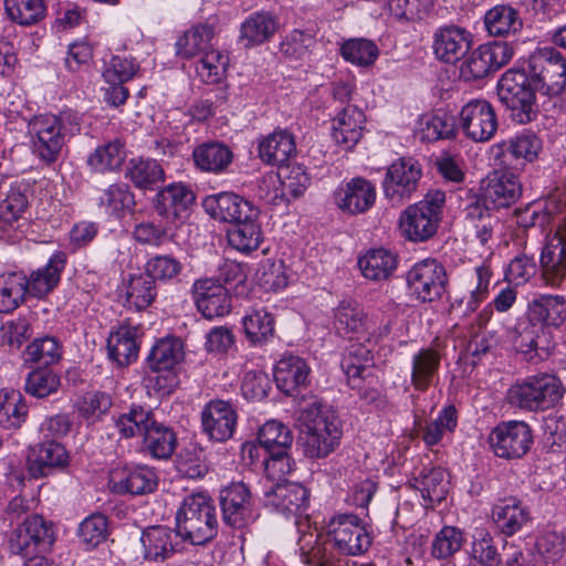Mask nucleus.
<instances>
[{"mask_svg": "<svg viewBox=\"0 0 566 566\" xmlns=\"http://www.w3.org/2000/svg\"><path fill=\"white\" fill-rule=\"evenodd\" d=\"M566 319V301L558 295H541L530 302L526 323L517 332L515 345L528 361L544 359L553 347L551 327L560 326Z\"/></svg>", "mask_w": 566, "mask_h": 566, "instance_id": "1", "label": "nucleus"}, {"mask_svg": "<svg viewBox=\"0 0 566 566\" xmlns=\"http://www.w3.org/2000/svg\"><path fill=\"white\" fill-rule=\"evenodd\" d=\"M298 443L311 459L327 457L339 442L342 430L337 417L318 401L301 410Z\"/></svg>", "mask_w": 566, "mask_h": 566, "instance_id": "2", "label": "nucleus"}, {"mask_svg": "<svg viewBox=\"0 0 566 566\" xmlns=\"http://www.w3.org/2000/svg\"><path fill=\"white\" fill-rule=\"evenodd\" d=\"M564 394L565 387L556 375L539 373L512 385L506 399L514 407L537 412L557 406Z\"/></svg>", "mask_w": 566, "mask_h": 566, "instance_id": "3", "label": "nucleus"}, {"mask_svg": "<svg viewBox=\"0 0 566 566\" xmlns=\"http://www.w3.org/2000/svg\"><path fill=\"white\" fill-rule=\"evenodd\" d=\"M176 521L181 539L192 545H205L218 534L217 510L211 497H185Z\"/></svg>", "mask_w": 566, "mask_h": 566, "instance_id": "4", "label": "nucleus"}, {"mask_svg": "<svg viewBox=\"0 0 566 566\" xmlns=\"http://www.w3.org/2000/svg\"><path fill=\"white\" fill-rule=\"evenodd\" d=\"M536 92L530 74L525 70L510 69L499 80L497 95L518 124H527L537 115Z\"/></svg>", "mask_w": 566, "mask_h": 566, "instance_id": "5", "label": "nucleus"}, {"mask_svg": "<svg viewBox=\"0 0 566 566\" xmlns=\"http://www.w3.org/2000/svg\"><path fill=\"white\" fill-rule=\"evenodd\" d=\"M446 193L430 190L423 200L409 206L400 216L399 229L405 239L424 242L432 238L441 220Z\"/></svg>", "mask_w": 566, "mask_h": 566, "instance_id": "6", "label": "nucleus"}, {"mask_svg": "<svg viewBox=\"0 0 566 566\" xmlns=\"http://www.w3.org/2000/svg\"><path fill=\"white\" fill-rule=\"evenodd\" d=\"M527 73L544 96H559L566 88V59L554 46L536 49L528 57Z\"/></svg>", "mask_w": 566, "mask_h": 566, "instance_id": "7", "label": "nucleus"}, {"mask_svg": "<svg viewBox=\"0 0 566 566\" xmlns=\"http://www.w3.org/2000/svg\"><path fill=\"white\" fill-rule=\"evenodd\" d=\"M66 124L71 126L69 129L71 134L78 132L77 117L66 112L60 116H38L30 123L34 151L42 160L51 164L57 159L64 145Z\"/></svg>", "mask_w": 566, "mask_h": 566, "instance_id": "8", "label": "nucleus"}, {"mask_svg": "<svg viewBox=\"0 0 566 566\" xmlns=\"http://www.w3.org/2000/svg\"><path fill=\"white\" fill-rule=\"evenodd\" d=\"M513 53L512 46L506 42L481 44L461 64L460 76L465 82L482 80L506 65Z\"/></svg>", "mask_w": 566, "mask_h": 566, "instance_id": "9", "label": "nucleus"}, {"mask_svg": "<svg viewBox=\"0 0 566 566\" xmlns=\"http://www.w3.org/2000/svg\"><path fill=\"white\" fill-rule=\"evenodd\" d=\"M422 177L421 165L412 157H401L388 168L382 180L385 197L392 205H402L416 192Z\"/></svg>", "mask_w": 566, "mask_h": 566, "instance_id": "10", "label": "nucleus"}, {"mask_svg": "<svg viewBox=\"0 0 566 566\" xmlns=\"http://www.w3.org/2000/svg\"><path fill=\"white\" fill-rule=\"evenodd\" d=\"M185 358L184 343L176 336H167L158 339L146 357L147 367L154 373L166 371L165 384L156 378L155 388L169 394L177 384L175 369Z\"/></svg>", "mask_w": 566, "mask_h": 566, "instance_id": "11", "label": "nucleus"}, {"mask_svg": "<svg viewBox=\"0 0 566 566\" xmlns=\"http://www.w3.org/2000/svg\"><path fill=\"white\" fill-rule=\"evenodd\" d=\"M488 442L496 457L520 459L531 448L532 430L524 421L501 422L491 430Z\"/></svg>", "mask_w": 566, "mask_h": 566, "instance_id": "12", "label": "nucleus"}, {"mask_svg": "<svg viewBox=\"0 0 566 566\" xmlns=\"http://www.w3.org/2000/svg\"><path fill=\"white\" fill-rule=\"evenodd\" d=\"M327 535L342 555L355 556L367 551L371 539L360 518L355 514H338L327 524Z\"/></svg>", "mask_w": 566, "mask_h": 566, "instance_id": "13", "label": "nucleus"}, {"mask_svg": "<svg viewBox=\"0 0 566 566\" xmlns=\"http://www.w3.org/2000/svg\"><path fill=\"white\" fill-rule=\"evenodd\" d=\"M409 289L417 300L430 303L441 298L448 285L444 266L432 259L415 264L407 273Z\"/></svg>", "mask_w": 566, "mask_h": 566, "instance_id": "14", "label": "nucleus"}, {"mask_svg": "<svg viewBox=\"0 0 566 566\" xmlns=\"http://www.w3.org/2000/svg\"><path fill=\"white\" fill-rule=\"evenodd\" d=\"M460 127L473 142H489L499 126L493 105L483 98L471 99L464 104L459 114Z\"/></svg>", "mask_w": 566, "mask_h": 566, "instance_id": "15", "label": "nucleus"}, {"mask_svg": "<svg viewBox=\"0 0 566 566\" xmlns=\"http://www.w3.org/2000/svg\"><path fill=\"white\" fill-rule=\"evenodd\" d=\"M491 276L489 266L484 264L476 266L474 275L450 295V311L463 317L473 314L489 296Z\"/></svg>", "mask_w": 566, "mask_h": 566, "instance_id": "16", "label": "nucleus"}, {"mask_svg": "<svg viewBox=\"0 0 566 566\" xmlns=\"http://www.w3.org/2000/svg\"><path fill=\"white\" fill-rule=\"evenodd\" d=\"M191 293L198 312L207 319L222 317L231 311V295L217 280H196Z\"/></svg>", "mask_w": 566, "mask_h": 566, "instance_id": "17", "label": "nucleus"}, {"mask_svg": "<svg viewBox=\"0 0 566 566\" xmlns=\"http://www.w3.org/2000/svg\"><path fill=\"white\" fill-rule=\"evenodd\" d=\"M238 422L233 406L224 400H211L201 411L203 432L210 440L224 442L232 438Z\"/></svg>", "mask_w": 566, "mask_h": 566, "instance_id": "18", "label": "nucleus"}, {"mask_svg": "<svg viewBox=\"0 0 566 566\" xmlns=\"http://www.w3.org/2000/svg\"><path fill=\"white\" fill-rule=\"evenodd\" d=\"M541 266L545 282L559 285L566 279V216L558 224L555 237L543 249Z\"/></svg>", "mask_w": 566, "mask_h": 566, "instance_id": "19", "label": "nucleus"}, {"mask_svg": "<svg viewBox=\"0 0 566 566\" xmlns=\"http://www.w3.org/2000/svg\"><path fill=\"white\" fill-rule=\"evenodd\" d=\"M471 45L472 34L458 25L440 28L433 35V52L444 63H457L469 52Z\"/></svg>", "mask_w": 566, "mask_h": 566, "instance_id": "20", "label": "nucleus"}, {"mask_svg": "<svg viewBox=\"0 0 566 566\" xmlns=\"http://www.w3.org/2000/svg\"><path fill=\"white\" fill-rule=\"evenodd\" d=\"M203 208L206 212L214 220L233 224L244 216L259 210L249 200L234 192H220L205 198Z\"/></svg>", "mask_w": 566, "mask_h": 566, "instance_id": "21", "label": "nucleus"}, {"mask_svg": "<svg viewBox=\"0 0 566 566\" xmlns=\"http://www.w3.org/2000/svg\"><path fill=\"white\" fill-rule=\"evenodd\" d=\"M311 368L300 356H283L275 365L274 379L277 388L287 396H296L310 385Z\"/></svg>", "mask_w": 566, "mask_h": 566, "instance_id": "22", "label": "nucleus"}, {"mask_svg": "<svg viewBox=\"0 0 566 566\" xmlns=\"http://www.w3.org/2000/svg\"><path fill=\"white\" fill-rule=\"evenodd\" d=\"M193 201L195 195L186 185L171 184L156 195L154 208L158 216L177 227V221Z\"/></svg>", "mask_w": 566, "mask_h": 566, "instance_id": "23", "label": "nucleus"}, {"mask_svg": "<svg viewBox=\"0 0 566 566\" xmlns=\"http://www.w3.org/2000/svg\"><path fill=\"white\" fill-rule=\"evenodd\" d=\"M375 186L363 177L350 179L344 188L336 193L338 208L349 214L368 211L375 203Z\"/></svg>", "mask_w": 566, "mask_h": 566, "instance_id": "24", "label": "nucleus"}, {"mask_svg": "<svg viewBox=\"0 0 566 566\" xmlns=\"http://www.w3.org/2000/svg\"><path fill=\"white\" fill-rule=\"evenodd\" d=\"M502 163L512 169H522L533 163L542 149V140L531 132L516 135L499 145Z\"/></svg>", "mask_w": 566, "mask_h": 566, "instance_id": "25", "label": "nucleus"}, {"mask_svg": "<svg viewBox=\"0 0 566 566\" xmlns=\"http://www.w3.org/2000/svg\"><path fill=\"white\" fill-rule=\"evenodd\" d=\"M521 195V181L513 172H495L484 187L482 200L493 209H501L515 203Z\"/></svg>", "mask_w": 566, "mask_h": 566, "instance_id": "26", "label": "nucleus"}, {"mask_svg": "<svg viewBox=\"0 0 566 566\" xmlns=\"http://www.w3.org/2000/svg\"><path fill=\"white\" fill-rule=\"evenodd\" d=\"M156 486V474L147 469L133 472L116 469L109 473L108 488L114 494L145 495L153 493Z\"/></svg>", "mask_w": 566, "mask_h": 566, "instance_id": "27", "label": "nucleus"}, {"mask_svg": "<svg viewBox=\"0 0 566 566\" xmlns=\"http://www.w3.org/2000/svg\"><path fill=\"white\" fill-rule=\"evenodd\" d=\"M365 114L355 105L345 106L333 119L332 136L334 140L344 147L352 149L361 138Z\"/></svg>", "mask_w": 566, "mask_h": 566, "instance_id": "28", "label": "nucleus"}, {"mask_svg": "<svg viewBox=\"0 0 566 566\" xmlns=\"http://www.w3.org/2000/svg\"><path fill=\"white\" fill-rule=\"evenodd\" d=\"M260 210L244 216V219L231 224L227 230L229 244L243 253H250L260 248L263 242V231L259 221Z\"/></svg>", "mask_w": 566, "mask_h": 566, "instance_id": "29", "label": "nucleus"}, {"mask_svg": "<svg viewBox=\"0 0 566 566\" xmlns=\"http://www.w3.org/2000/svg\"><path fill=\"white\" fill-rule=\"evenodd\" d=\"M279 179L283 192L285 195H290L293 198L301 197L310 185V177L306 174L304 167L301 165H285L279 168L277 175H265L259 180V197L265 200H270L269 193H263V186L269 188L270 186L275 185V179Z\"/></svg>", "mask_w": 566, "mask_h": 566, "instance_id": "30", "label": "nucleus"}, {"mask_svg": "<svg viewBox=\"0 0 566 566\" xmlns=\"http://www.w3.org/2000/svg\"><path fill=\"white\" fill-rule=\"evenodd\" d=\"M29 461L32 475L45 476L55 468H64L69 455L63 444L46 440L32 449Z\"/></svg>", "mask_w": 566, "mask_h": 566, "instance_id": "31", "label": "nucleus"}, {"mask_svg": "<svg viewBox=\"0 0 566 566\" xmlns=\"http://www.w3.org/2000/svg\"><path fill=\"white\" fill-rule=\"evenodd\" d=\"M138 328L122 325L107 338L108 357L118 366H128L138 357L139 344L137 342Z\"/></svg>", "mask_w": 566, "mask_h": 566, "instance_id": "32", "label": "nucleus"}, {"mask_svg": "<svg viewBox=\"0 0 566 566\" xmlns=\"http://www.w3.org/2000/svg\"><path fill=\"white\" fill-rule=\"evenodd\" d=\"M192 159L198 169L205 172L221 174L233 160L232 150L221 142H205L192 150Z\"/></svg>", "mask_w": 566, "mask_h": 566, "instance_id": "33", "label": "nucleus"}, {"mask_svg": "<svg viewBox=\"0 0 566 566\" xmlns=\"http://www.w3.org/2000/svg\"><path fill=\"white\" fill-rule=\"evenodd\" d=\"M178 536V530L175 532L160 525L146 528L140 538L145 558L154 562L169 558L176 552L174 539Z\"/></svg>", "mask_w": 566, "mask_h": 566, "instance_id": "34", "label": "nucleus"}, {"mask_svg": "<svg viewBox=\"0 0 566 566\" xmlns=\"http://www.w3.org/2000/svg\"><path fill=\"white\" fill-rule=\"evenodd\" d=\"M295 151L294 137L286 130L274 132L259 144L260 158L269 165L279 166V168L287 165L286 163Z\"/></svg>", "mask_w": 566, "mask_h": 566, "instance_id": "35", "label": "nucleus"}, {"mask_svg": "<svg viewBox=\"0 0 566 566\" xmlns=\"http://www.w3.org/2000/svg\"><path fill=\"white\" fill-rule=\"evenodd\" d=\"M65 263L66 254L64 252L54 253L43 269L30 275L28 293L38 298L48 295L60 282Z\"/></svg>", "mask_w": 566, "mask_h": 566, "instance_id": "36", "label": "nucleus"}, {"mask_svg": "<svg viewBox=\"0 0 566 566\" xmlns=\"http://www.w3.org/2000/svg\"><path fill=\"white\" fill-rule=\"evenodd\" d=\"M485 29L492 36L516 34L523 28L520 12L510 4H499L484 14Z\"/></svg>", "mask_w": 566, "mask_h": 566, "instance_id": "37", "label": "nucleus"}, {"mask_svg": "<svg viewBox=\"0 0 566 566\" xmlns=\"http://www.w3.org/2000/svg\"><path fill=\"white\" fill-rule=\"evenodd\" d=\"M277 28L275 15L265 11L254 12L241 24V40L245 41V46L260 45L269 41Z\"/></svg>", "mask_w": 566, "mask_h": 566, "instance_id": "38", "label": "nucleus"}, {"mask_svg": "<svg viewBox=\"0 0 566 566\" xmlns=\"http://www.w3.org/2000/svg\"><path fill=\"white\" fill-rule=\"evenodd\" d=\"M125 177L139 189L151 190L165 178L161 165L151 158H132L126 167Z\"/></svg>", "mask_w": 566, "mask_h": 566, "instance_id": "39", "label": "nucleus"}, {"mask_svg": "<svg viewBox=\"0 0 566 566\" xmlns=\"http://www.w3.org/2000/svg\"><path fill=\"white\" fill-rule=\"evenodd\" d=\"M274 315L265 308H252L242 318L247 339L253 346H263L274 335Z\"/></svg>", "mask_w": 566, "mask_h": 566, "instance_id": "40", "label": "nucleus"}, {"mask_svg": "<svg viewBox=\"0 0 566 566\" xmlns=\"http://www.w3.org/2000/svg\"><path fill=\"white\" fill-rule=\"evenodd\" d=\"M440 367V354L433 348H422L412 357L411 385L416 390L426 391Z\"/></svg>", "mask_w": 566, "mask_h": 566, "instance_id": "41", "label": "nucleus"}, {"mask_svg": "<svg viewBox=\"0 0 566 566\" xmlns=\"http://www.w3.org/2000/svg\"><path fill=\"white\" fill-rule=\"evenodd\" d=\"M156 422L157 420L151 409L140 405H133L127 412L122 413L115 420V427L123 438L136 436L144 438Z\"/></svg>", "mask_w": 566, "mask_h": 566, "instance_id": "42", "label": "nucleus"}, {"mask_svg": "<svg viewBox=\"0 0 566 566\" xmlns=\"http://www.w3.org/2000/svg\"><path fill=\"white\" fill-rule=\"evenodd\" d=\"M214 36V28L203 23L193 25L185 32L176 42V54L181 59H191L200 53H206L211 48Z\"/></svg>", "mask_w": 566, "mask_h": 566, "instance_id": "43", "label": "nucleus"}, {"mask_svg": "<svg viewBox=\"0 0 566 566\" xmlns=\"http://www.w3.org/2000/svg\"><path fill=\"white\" fill-rule=\"evenodd\" d=\"M126 302L130 307L143 311L149 307L157 297L156 281L145 271L132 274L126 284Z\"/></svg>", "mask_w": 566, "mask_h": 566, "instance_id": "44", "label": "nucleus"}, {"mask_svg": "<svg viewBox=\"0 0 566 566\" xmlns=\"http://www.w3.org/2000/svg\"><path fill=\"white\" fill-rule=\"evenodd\" d=\"M177 438L174 430L156 422L143 439L144 451L154 459L166 460L175 452Z\"/></svg>", "mask_w": 566, "mask_h": 566, "instance_id": "45", "label": "nucleus"}, {"mask_svg": "<svg viewBox=\"0 0 566 566\" xmlns=\"http://www.w3.org/2000/svg\"><path fill=\"white\" fill-rule=\"evenodd\" d=\"M28 277L22 272L0 276V313L14 311L25 298Z\"/></svg>", "mask_w": 566, "mask_h": 566, "instance_id": "46", "label": "nucleus"}, {"mask_svg": "<svg viewBox=\"0 0 566 566\" xmlns=\"http://www.w3.org/2000/svg\"><path fill=\"white\" fill-rule=\"evenodd\" d=\"M359 269L366 279H387L396 269V256L386 249H374L358 260Z\"/></svg>", "mask_w": 566, "mask_h": 566, "instance_id": "47", "label": "nucleus"}, {"mask_svg": "<svg viewBox=\"0 0 566 566\" xmlns=\"http://www.w3.org/2000/svg\"><path fill=\"white\" fill-rule=\"evenodd\" d=\"M334 326L343 336L359 333L367 328V315L358 303L342 301L334 311Z\"/></svg>", "mask_w": 566, "mask_h": 566, "instance_id": "48", "label": "nucleus"}, {"mask_svg": "<svg viewBox=\"0 0 566 566\" xmlns=\"http://www.w3.org/2000/svg\"><path fill=\"white\" fill-rule=\"evenodd\" d=\"M28 405L19 391L0 394V426L6 429H18L27 420Z\"/></svg>", "mask_w": 566, "mask_h": 566, "instance_id": "49", "label": "nucleus"}, {"mask_svg": "<svg viewBox=\"0 0 566 566\" xmlns=\"http://www.w3.org/2000/svg\"><path fill=\"white\" fill-rule=\"evenodd\" d=\"M125 147L120 139H114L95 149L87 159L88 166L98 172L117 170L125 160Z\"/></svg>", "mask_w": 566, "mask_h": 566, "instance_id": "50", "label": "nucleus"}, {"mask_svg": "<svg viewBox=\"0 0 566 566\" xmlns=\"http://www.w3.org/2000/svg\"><path fill=\"white\" fill-rule=\"evenodd\" d=\"M258 442L263 447L264 453L290 450L293 442L291 430L276 420L265 422L258 433Z\"/></svg>", "mask_w": 566, "mask_h": 566, "instance_id": "51", "label": "nucleus"}, {"mask_svg": "<svg viewBox=\"0 0 566 566\" xmlns=\"http://www.w3.org/2000/svg\"><path fill=\"white\" fill-rule=\"evenodd\" d=\"M9 18L20 25H33L44 19L46 8L43 0H4Z\"/></svg>", "mask_w": 566, "mask_h": 566, "instance_id": "52", "label": "nucleus"}, {"mask_svg": "<svg viewBox=\"0 0 566 566\" xmlns=\"http://www.w3.org/2000/svg\"><path fill=\"white\" fill-rule=\"evenodd\" d=\"M61 386V378L50 367H38L25 378L24 390L35 398H45L55 394Z\"/></svg>", "mask_w": 566, "mask_h": 566, "instance_id": "53", "label": "nucleus"}, {"mask_svg": "<svg viewBox=\"0 0 566 566\" xmlns=\"http://www.w3.org/2000/svg\"><path fill=\"white\" fill-rule=\"evenodd\" d=\"M24 355L27 363L39 364V367H50L61 359L62 349L57 338L44 336L35 338L29 344Z\"/></svg>", "mask_w": 566, "mask_h": 566, "instance_id": "54", "label": "nucleus"}, {"mask_svg": "<svg viewBox=\"0 0 566 566\" xmlns=\"http://www.w3.org/2000/svg\"><path fill=\"white\" fill-rule=\"evenodd\" d=\"M342 368L345 371L347 379L352 376H359L376 371L374 355L371 349L361 343H355L346 348L344 357L342 359Z\"/></svg>", "mask_w": 566, "mask_h": 566, "instance_id": "55", "label": "nucleus"}, {"mask_svg": "<svg viewBox=\"0 0 566 566\" xmlns=\"http://www.w3.org/2000/svg\"><path fill=\"white\" fill-rule=\"evenodd\" d=\"M99 205L109 213L120 218L125 212L133 211L136 202L128 185L113 184L104 190Z\"/></svg>", "mask_w": 566, "mask_h": 566, "instance_id": "56", "label": "nucleus"}, {"mask_svg": "<svg viewBox=\"0 0 566 566\" xmlns=\"http://www.w3.org/2000/svg\"><path fill=\"white\" fill-rule=\"evenodd\" d=\"M493 520L506 535L518 532L530 520V511L520 503L499 505L493 510Z\"/></svg>", "mask_w": 566, "mask_h": 566, "instance_id": "57", "label": "nucleus"}, {"mask_svg": "<svg viewBox=\"0 0 566 566\" xmlns=\"http://www.w3.org/2000/svg\"><path fill=\"white\" fill-rule=\"evenodd\" d=\"M29 206L27 195L18 188H11L0 201V230L13 228Z\"/></svg>", "mask_w": 566, "mask_h": 566, "instance_id": "58", "label": "nucleus"}, {"mask_svg": "<svg viewBox=\"0 0 566 566\" xmlns=\"http://www.w3.org/2000/svg\"><path fill=\"white\" fill-rule=\"evenodd\" d=\"M347 384L363 402L375 407H379L384 402L376 371L369 374L367 371L357 377L352 376L347 379Z\"/></svg>", "mask_w": 566, "mask_h": 566, "instance_id": "59", "label": "nucleus"}, {"mask_svg": "<svg viewBox=\"0 0 566 566\" xmlns=\"http://www.w3.org/2000/svg\"><path fill=\"white\" fill-rule=\"evenodd\" d=\"M229 57L218 50L203 53L196 66L198 76L207 84L219 83L226 74Z\"/></svg>", "mask_w": 566, "mask_h": 566, "instance_id": "60", "label": "nucleus"}, {"mask_svg": "<svg viewBox=\"0 0 566 566\" xmlns=\"http://www.w3.org/2000/svg\"><path fill=\"white\" fill-rule=\"evenodd\" d=\"M340 53L346 61L353 64L369 66L377 60L379 51L370 40L350 39L342 45Z\"/></svg>", "mask_w": 566, "mask_h": 566, "instance_id": "61", "label": "nucleus"}, {"mask_svg": "<svg viewBox=\"0 0 566 566\" xmlns=\"http://www.w3.org/2000/svg\"><path fill=\"white\" fill-rule=\"evenodd\" d=\"M174 228L176 227L161 218L158 223L140 222L136 224L133 235L139 243L159 247L165 240L174 239Z\"/></svg>", "mask_w": 566, "mask_h": 566, "instance_id": "62", "label": "nucleus"}, {"mask_svg": "<svg viewBox=\"0 0 566 566\" xmlns=\"http://www.w3.org/2000/svg\"><path fill=\"white\" fill-rule=\"evenodd\" d=\"M144 271L156 282H170L181 273L182 264L170 254H157L147 260Z\"/></svg>", "mask_w": 566, "mask_h": 566, "instance_id": "63", "label": "nucleus"}, {"mask_svg": "<svg viewBox=\"0 0 566 566\" xmlns=\"http://www.w3.org/2000/svg\"><path fill=\"white\" fill-rule=\"evenodd\" d=\"M302 559L311 566H343L342 560L334 552L333 545L328 541H322L317 535L315 543L306 549L301 546Z\"/></svg>", "mask_w": 566, "mask_h": 566, "instance_id": "64", "label": "nucleus"}]
</instances>
